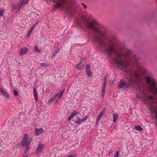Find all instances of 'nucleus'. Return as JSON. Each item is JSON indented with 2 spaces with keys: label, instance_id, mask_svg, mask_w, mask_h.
<instances>
[{
  "label": "nucleus",
  "instance_id": "nucleus-13",
  "mask_svg": "<svg viewBox=\"0 0 157 157\" xmlns=\"http://www.w3.org/2000/svg\"><path fill=\"white\" fill-rule=\"evenodd\" d=\"M86 72L89 77H91L92 74L90 69V66L89 64H87L86 66Z\"/></svg>",
  "mask_w": 157,
  "mask_h": 157
},
{
  "label": "nucleus",
  "instance_id": "nucleus-19",
  "mask_svg": "<svg viewBox=\"0 0 157 157\" xmlns=\"http://www.w3.org/2000/svg\"><path fill=\"white\" fill-rule=\"evenodd\" d=\"M83 65L81 63L78 64L76 66V68L78 70H81L82 69Z\"/></svg>",
  "mask_w": 157,
  "mask_h": 157
},
{
  "label": "nucleus",
  "instance_id": "nucleus-25",
  "mask_svg": "<svg viewBox=\"0 0 157 157\" xmlns=\"http://www.w3.org/2000/svg\"><path fill=\"white\" fill-rule=\"evenodd\" d=\"M34 50L35 52H38L39 53L40 52V50L36 46H35V47Z\"/></svg>",
  "mask_w": 157,
  "mask_h": 157
},
{
  "label": "nucleus",
  "instance_id": "nucleus-14",
  "mask_svg": "<svg viewBox=\"0 0 157 157\" xmlns=\"http://www.w3.org/2000/svg\"><path fill=\"white\" fill-rule=\"evenodd\" d=\"M105 109H103L102 111L100 112V113L98 118H97L96 119V122H98L101 119V118L103 117V115L104 114L105 111Z\"/></svg>",
  "mask_w": 157,
  "mask_h": 157
},
{
  "label": "nucleus",
  "instance_id": "nucleus-26",
  "mask_svg": "<svg viewBox=\"0 0 157 157\" xmlns=\"http://www.w3.org/2000/svg\"><path fill=\"white\" fill-rule=\"evenodd\" d=\"M119 155L118 151H117L115 153L114 155V157H118Z\"/></svg>",
  "mask_w": 157,
  "mask_h": 157
},
{
  "label": "nucleus",
  "instance_id": "nucleus-10",
  "mask_svg": "<svg viewBox=\"0 0 157 157\" xmlns=\"http://www.w3.org/2000/svg\"><path fill=\"white\" fill-rule=\"evenodd\" d=\"M0 92L7 99H10V97L9 94L2 88H0Z\"/></svg>",
  "mask_w": 157,
  "mask_h": 157
},
{
  "label": "nucleus",
  "instance_id": "nucleus-7",
  "mask_svg": "<svg viewBox=\"0 0 157 157\" xmlns=\"http://www.w3.org/2000/svg\"><path fill=\"white\" fill-rule=\"evenodd\" d=\"M44 147V145L41 143L39 144L36 148V155H39L43 149Z\"/></svg>",
  "mask_w": 157,
  "mask_h": 157
},
{
  "label": "nucleus",
  "instance_id": "nucleus-32",
  "mask_svg": "<svg viewBox=\"0 0 157 157\" xmlns=\"http://www.w3.org/2000/svg\"><path fill=\"white\" fill-rule=\"evenodd\" d=\"M66 157H75V155H70L68 156H67Z\"/></svg>",
  "mask_w": 157,
  "mask_h": 157
},
{
  "label": "nucleus",
  "instance_id": "nucleus-33",
  "mask_svg": "<svg viewBox=\"0 0 157 157\" xmlns=\"http://www.w3.org/2000/svg\"><path fill=\"white\" fill-rule=\"evenodd\" d=\"M58 52H57V51H55V53H53V56H55L56 55V54Z\"/></svg>",
  "mask_w": 157,
  "mask_h": 157
},
{
  "label": "nucleus",
  "instance_id": "nucleus-20",
  "mask_svg": "<svg viewBox=\"0 0 157 157\" xmlns=\"http://www.w3.org/2000/svg\"><path fill=\"white\" fill-rule=\"evenodd\" d=\"M29 144L26 145L24 152L25 154H27L28 152L29 148Z\"/></svg>",
  "mask_w": 157,
  "mask_h": 157
},
{
  "label": "nucleus",
  "instance_id": "nucleus-21",
  "mask_svg": "<svg viewBox=\"0 0 157 157\" xmlns=\"http://www.w3.org/2000/svg\"><path fill=\"white\" fill-rule=\"evenodd\" d=\"M34 29H33V28L32 27H31L30 29L29 30V32H28L27 34V35H26V36L27 37H28L30 35V34H31V33L33 31V30Z\"/></svg>",
  "mask_w": 157,
  "mask_h": 157
},
{
  "label": "nucleus",
  "instance_id": "nucleus-11",
  "mask_svg": "<svg viewBox=\"0 0 157 157\" xmlns=\"http://www.w3.org/2000/svg\"><path fill=\"white\" fill-rule=\"evenodd\" d=\"M44 132V130L42 128L36 129L35 130V135L36 136H38Z\"/></svg>",
  "mask_w": 157,
  "mask_h": 157
},
{
  "label": "nucleus",
  "instance_id": "nucleus-29",
  "mask_svg": "<svg viewBox=\"0 0 157 157\" xmlns=\"http://www.w3.org/2000/svg\"><path fill=\"white\" fill-rule=\"evenodd\" d=\"M13 91L14 95L15 96H17L18 95V92L16 90H14Z\"/></svg>",
  "mask_w": 157,
  "mask_h": 157
},
{
  "label": "nucleus",
  "instance_id": "nucleus-30",
  "mask_svg": "<svg viewBox=\"0 0 157 157\" xmlns=\"http://www.w3.org/2000/svg\"><path fill=\"white\" fill-rule=\"evenodd\" d=\"M28 2V0H24V1L23 2V4H26Z\"/></svg>",
  "mask_w": 157,
  "mask_h": 157
},
{
  "label": "nucleus",
  "instance_id": "nucleus-16",
  "mask_svg": "<svg viewBox=\"0 0 157 157\" xmlns=\"http://www.w3.org/2000/svg\"><path fill=\"white\" fill-rule=\"evenodd\" d=\"M33 95L36 101L38 100V95L37 94L36 88L34 87L33 89Z\"/></svg>",
  "mask_w": 157,
  "mask_h": 157
},
{
  "label": "nucleus",
  "instance_id": "nucleus-18",
  "mask_svg": "<svg viewBox=\"0 0 157 157\" xmlns=\"http://www.w3.org/2000/svg\"><path fill=\"white\" fill-rule=\"evenodd\" d=\"M107 79V77H104V81H103V86L102 87V89H105V88L106 87V81Z\"/></svg>",
  "mask_w": 157,
  "mask_h": 157
},
{
  "label": "nucleus",
  "instance_id": "nucleus-27",
  "mask_svg": "<svg viewBox=\"0 0 157 157\" xmlns=\"http://www.w3.org/2000/svg\"><path fill=\"white\" fill-rule=\"evenodd\" d=\"M101 92L102 95L104 96L105 94V89L102 88Z\"/></svg>",
  "mask_w": 157,
  "mask_h": 157
},
{
  "label": "nucleus",
  "instance_id": "nucleus-24",
  "mask_svg": "<svg viewBox=\"0 0 157 157\" xmlns=\"http://www.w3.org/2000/svg\"><path fill=\"white\" fill-rule=\"evenodd\" d=\"M4 10L3 9H0V17H2L3 14Z\"/></svg>",
  "mask_w": 157,
  "mask_h": 157
},
{
  "label": "nucleus",
  "instance_id": "nucleus-31",
  "mask_svg": "<svg viewBox=\"0 0 157 157\" xmlns=\"http://www.w3.org/2000/svg\"><path fill=\"white\" fill-rule=\"evenodd\" d=\"M40 65L42 66H46V64L44 63H40Z\"/></svg>",
  "mask_w": 157,
  "mask_h": 157
},
{
  "label": "nucleus",
  "instance_id": "nucleus-12",
  "mask_svg": "<svg viewBox=\"0 0 157 157\" xmlns=\"http://www.w3.org/2000/svg\"><path fill=\"white\" fill-rule=\"evenodd\" d=\"M78 113L77 111H75L72 113V114L68 117L67 120L69 121H70L74 117L78 115Z\"/></svg>",
  "mask_w": 157,
  "mask_h": 157
},
{
  "label": "nucleus",
  "instance_id": "nucleus-17",
  "mask_svg": "<svg viewBox=\"0 0 157 157\" xmlns=\"http://www.w3.org/2000/svg\"><path fill=\"white\" fill-rule=\"evenodd\" d=\"M82 122L81 119L78 117H77V119L75 120V123L77 124H80Z\"/></svg>",
  "mask_w": 157,
  "mask_h": 157
},
{
  "label": "nucleus",
  "instance_id": "nucleus-4",
  "mask_svg": "<svg viewBox=\"0 0 157 157\" xmlns=\"http://www.w3.org/2000/svg\"><path fill=\"white\" fill-rule=\"evenodd\" d=\"M64 91V89L62 91H60V94L57 93L53 97L50 98L48 100V104L50 105L53 103H57L63 94Z\"/></svg>",
  "mask_w": 157,
  "mask_h": 157
},
{
  "label": "nucleus",
  "instance_id": "nucleus-34",
  "mask_svg": "<svg viewBox=\"0 0 157 157\" xmlns=\"http://www.w3.org/2000/svg\"><path fill=\"white\" fill-rule=\"evenodd\" d=\"M22 157H28L27 155H24Z\"/></svg>",
  "mask_w": 157,
  "mask_h": 157
},
{
  "label": "nucleus",
  "instance_id": "nucleus-3",
  "mask_svg": "<svg viewBox=\"0 0 157 157\" xmlns=\"http://www.w3.org/2000/svg\"><path fill=\"white\" fill-rule=\"evenodd\" d=\"M55 2L52 9V11L54 12L56 9L61 7L63 10L69 13L71 16L75 15L77 10L75 7L76 5L74 1L71 0H52Z\"/></svg>",
  "mask_w": 157,
  "mask_h": 157
},
{
  "label": "nucleus",
  "instance_id": "nucleus-28",
  "mask_svg": "<svg viewBox=\"0 0 157 157\" xmlns=\"http://www.w3.org/2000/svg\"><path fill=\"white\" fill-rule=\"evenodd\" d=\"M39 23L38 21H37L36 22H35L34 24L33 25L32 27L33 28V29L37 25V24Z\"/></svg>",
  "mask_w": 157,
  "mask_h": 157
},
{
  "label": "nucleus",
  "instance_id": "nucleus-2",
  "mask_svg": "<svg viewBox=\"0 0 157 157\" xmlns=\"http://www.w3.org/2000/svg\"><path fill=\"white\" fill-rule=\"evenodd\" d=\"M82 18L86 22L85 25L88 28L94 31V33L93 35L94 41L98 43L100 46L105 45L104 39H105V32L103 29L101 28L98 23L94 20L92 19V17L85 13L82 15Z\"/></svg>",
  "mask_w": 157,
  "mask_h": 157
},
{
  "label": "nucleus",
  "instance_id": "nucleus-6",
  "mask_svg": "<svg viewBox=\"0 0 157 157\" xmlns=\"http://www.w3.org/2000/svg\"><path fill=\"white\" fill-rule=\"evenodd\" d=\"M24 0H20L16 6L13 5L12 8V10H14L17 9L16 12L18 13L20 11V9L23 4Z\"/></svg>",
  "mask_w": 157,
  "mask_h": 157
},
{
  "label": "nucleus",
  "instance_id": "nucleus-8",
  "mask_svg": "<svg viewBox=\"0 0 157 157\" xmlns=\"http://www.w3.org/2000/svg\"><path fill=\"white\" fill-rule=\"evenodd\" d=\"M28 137V135L27 134H25L24 136L22 141V144L24 146L30 144V142L28 141L27 139Z\"/></svg>",
  "mask_w": 157,
  "mask_h": 157
},
{
  "label": "nucleus",
  "instance_id": "nucleus-15",
  "mask_svg": "<svg viewBox=\"0 0 157 157\" xmlns=\"http://www.w3.org/2000/svg\"><path fill=\"white\" fill-rule=\"evenodd\" d=\"M118 118V114L117 113H114L113 115V122L115 123Z\"/></svg>",
  "mask_w": 157,
  "mask_h": 157
},
{
  "label": "nucleus",
  "instance_id": "nucleus-1",
  "mask_svg": "<svg viewBox=\"0 0 157 157\" xmlns=\"http://www.w3.org/2000/svg\"><path fill=\"white\" fill-rule=\"evenodd\" d=\"M115 63L117 65H120L126 68L124 71L125 79H121L117 86L119 89H126L132 85H137L139 93H137L136 98L140 99L141 101H144L147 96L146 88L143 81L142 80V75L144 74L146 71L145 68L141 67L138 64L137 58L130 50H128L124 55L122 52L117 54V57L114 60ZM147 83L148 86L149 90L153 93L156 97H153L149 96L148 97V103L151 107L149 109L152 113L155 114L157 121V84L153 78L147 76L146 78Z\"/></svg>",
  "mask_w": 157,
  "mask_h": 157
},
{
  "label": "nucleus",
  "instance_id": "nucleus-23",
  "mask_svg": "<svg viewBox=\"0 0 157 157\" xmlns=\"http://www.w3.org/2000/svg\"><path fill=\"white\" fill-rule=\"evenodd\" d=\"M135 128L136 130L138 131H141L143 129L142 127L139 125L135 126Z\"/></svg>",
  "mask_w": 157,
  "mask_h": 157
},
{
  "label": "nucleus",
  "instance_id": "nucleus-5",
  "mask_svg": "<svg viewBox=\"0 0 157 157\" xmlns=\"http://www.w3.org/2000/svg\"><path fill=\"white\" fill-rule=\"evenodd\" d=\"M115 39L114 38L112 40L110 41L109 44H113L109 48H107L105 50V53H106L109 56H110L112 54L115 53L116 54V52L115 50Z\"/></svg>",
  "mask_w": 157,
  "mask_h": 157
},
{
  "label": "nucleus",
  "instance_id": "nucleus-9",
  "mask_svg": "<svg viewBox=\"0 0 157 157\" xmlns=\"http://www.w3.org/2000/svg\"><path fill=\"white\" fill-rule=\"evenodd\" d=\"M28 49L26 47H23L21 48L19 52V54L23 56L26 54L28 52Z\"/></svg>",
  "mask_w": 157,
  "mask_h": 157
},
{
  "label": "nucleus",
  "instance_id": "nucleus-22",
  "mask_svg": "<svg viewBox=\"0 0 157 157\" xmlns=\"http://www.w3.org/2000/svg\"><path fill=\"white\" fill-rule=\"evenodd\" d=\"M89 116L88 115H86L84 117H82L81 119V121H82V122L86 121L87 120V119L89 118Z\"/></svg>",
  "mask_w": 157,
  "mask_h": 157
}]
</instances>
